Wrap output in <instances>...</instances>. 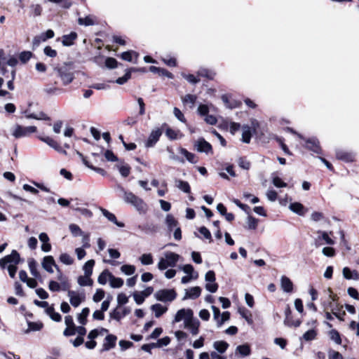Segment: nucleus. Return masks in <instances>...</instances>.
<instances>
[{
    "label": "nucleus",
    "mask_w": 359,
    "mask_h": 359,
    "mask_svg": "<svg viewBox=\"0 0 359 359\" xmlns=\"http://www.w3.org/2000/svg\"><path fill=\"white\" fill-rule=\"evenodd\" d=\"M53 74L60 79L62 85L67 86L74 79V67L72 62H65L53 68Z\"/></svg>",
    "instance_id": "nucleus-1"
},
{
    "label": "nucleus",
    "mask_w": 359,
    "mask_h": 359,
    "mask_svg": "<svg viewBox=\"0 0 359 359\" xmlns=\"http://www.w3.org/2000/svg\"><path fill=\"white\" fill-rule=\"evenodd\" d=\"M180 259V255L173 252H166L164 257H161L158 263V268L163 271L168 267H174Z\"/></svg>",
    "instance_id": "nucleus-2"
},
{
    "label": "nucleus",
    "mask_w": 359,
    "mask_h": 359,
    "mask_svg": "<svg viewBox=\"0 0 359 359\" xmlns=\"http://www.w3.org/2000/svg\"><path fill=\"white\" fill-rule=\"evenodd\" d=\"M121 191L123 193V198L126 203L131 204L140 212H144L147 210V205L142 199L123 189H121Z\"/></svg>",
    "instance_id": "nucleus-3"
},
{
    "label": "nucleus",
    "mask_w": 359,
    "mask_h": 359,
    "mask_svg": "<svg viewBox=\"0 0 359 359\" xmlns=\"http://www.w3.org/2000/svg\"><path fill=\"white\" fill-rule=\"evenodd\" d=\"M154 297L160 302H171L177 297V293L174 289H162L154 294Z\"/></svg>",
    "instance_id": "nucleus-4"
},
{
    "label": "nucleus",
    "mask_w": 359,
    "mask_h": 359,
    "mask_svg": "<svg viewBox=\"0 0 359 359\" xmlns=\"http://www.w3.org/2000/svg\"><path fill=\"white\" fill-rule=\"evenodd\" d=\"M67 295L71 305L74 307H78L86 299L84 293H79L74 290H69Z\"/></svg>",
    "instance_id": "nucleus-5"
},
{
    "label": "nucleus",
    "mask_w": 359,
    "mask_h": 359,
    "mask_svg": "<svg viewBox=\"0 0 359 359\" xmlns=\"http://www.w3.org/2000/svg\"><path fill=\"white\" fill-rule=\"evenodd\" d=\"M36 131V128L35 126H27L22 127L19 125L16 126L15 128L13 131L12 135L15 138H20L22 137H25L29 134L35 133Z\"/></svg>",
    "instance_id": "nucleus-6"
},
{
    "label": "nucleus",
    "mask_w": 359,
    "mask_h": 359,
    "mask_svg": "<svg viewBox=\"0 0 359 359\" xmlns=\"http://www.w3.org/2000/svg\"><path fill=\"white\" fill-rule=\"evenodd\" d=\"M194 316V312L191 309H180L174 318L173 323H179L184 320V323L187 319L191 318Z\"/></svg>",
    "instance_id": "nucleus-7"
},
{
    "label": "nucleus",
    "mask_w": 359,
    "mask_h": 359,
    "mask_svg": "<svg viewBox=\"0 0 359 359\" xmlns=\"http://www.w3.org/2000/svg\"><path fill=\"white\" fill-rule=\"evenodd\" d=\"M162 130L161 128H156L151 130L147 140L145 142L146 147H152L159 140L162 135Z\"/></svg>",
    "instance_id": "nucleus-8"
},
{
    "label": "nucleus",
    "mask_w": 359,
    "mask_h": 359,
    "mask_svg": "<svg viewBox=\"0 0 359 359\" xmlns=\"http://www.w3.org/2000/svg\"><path fill=\"white\" fill-rule=\"evenodd\" d=\"M200 322L194 316L184 322V327L189 329L192 335H196L199 332Z\"/></svg>",
    "instance_id": "nucleus-9"
},
{
    "label": "nucleus",
    "mask_w": 359,
    "mask_h": 359,
    "mask_svg": "<svg viewBox=\"0 0 359 359\" xmlns=\"http://www.w3.org/2000/svg\"><path fill=\"white\" fill-rule=\"evenodd\" d=\"M317 233L319 234L318 237L316 238L315 240V244L316 247H318L321 245L320 243V241L324 240L325 243L327 245H334V241L330 237V235H332V232L330 231V233H327L326 231H318Z\"/></svg>",
    "instance_id": "nucleus-10"
},
{
    "label": "nucleus",
    "mask_w": 359,
    "mask_h": 359,
    "mask_svg": "<svg viewBox=\"0 0 359 359\" xmlns=\"http://www.w3.org/2000/svg\"><path fill=\"white\" fill-rule=\"evenodd\" d=\"M41 266L44 270L50 273H53V266L58 269L53 257L50 255L43 257L41 262Z\"/></svg>",
    "instance_id": "nucleus-11"
},
{
    "label": "nucleus",
    "mask_w": 359,
    "mask_h": 359,
    "mask_svg": "<svg viewBox=\"0 0 359 359\" xmlns=\"http://www.w3.org/2000/svg\"><path fill=\"white\" fill-rule=\"evenodd\" d=\"M116 339L117 337L115 335L108 334L104 340L101 351H107L113 348L116 346Z\"/></svg>",
    "instance_id": "nucleus-12"
},
{
    "label": "nucleus",
    "mask_w": 359,
    "mask_h": 359,
    "mask_svg": "<svg viewBox=\"0 0 359 359\" xmlns=\"http://www.w3.org/2000/svg\"><path fill=\"white\" fill-rule=\"evenodd\" d=\"M130 311L131 310L129 307H124L122 311H119L118 309L116 308L110 313L109 316L111 318L119 321L122 318L128 315Z\"/></svg>",
    "instance_id": "nucleus-13"
},
{
    "label": "nucleus",
    "mask_w": 359,
    "mask_h": 359,
    "mask_svg": "<svg viewBox=\"0 0 359 359\" xmlns=\"http://www.w3.org/2000/svg\"><path fill=\"white\" fill-rule=\"evenodd\" d=\"M198 151L199 152H205L208 154L209 152H212V146L211 144L205 141L203 138L199 139L196 144H195Z\"/></svg>",
    "instance_id": "nucleus-14"
},
{
    "label": "nucleus",
    "mask_w": 359,
    "mask_h": 359,
    "mask_svg": "<svg viewBox=\"0 0 359 359\" xmlns=\"http://www.w3.org/2000/svg\"><path fill=\"white\" fill-rule=\"evenodd\" d=\"M306 147L316 154H321V148L319 142L316 138L308 139L306 142Z\"/></svg>",
    "instance_id": "nucleus-15"
},
{
    "label": "nucleus",
    "mask_w": 359,
    "mask_h": 359,
    "mask_svg": "<svg viewBox=\"0 0 359 359\" xmlns=\"http://www.w3.org/2000/svg\"><path fill=\"white\" fill-rule=\"evenodd\" d=\"M280 286L285 292H292L293 290V283L291 280L285 276H283L280 278Z\"/></svg>",
    "instance_id": "nucleus-16"
},
{
    "label": "nucleus",
    "mask_w": 359,
    "mask_h": 359,
    "mask_svg": "<svg viewBox=\"0 0 359 359\" xmlns=\"http://www.w3.org/2000/svg\"><path fill=\"white\" fill-rule=\"evenodd\" d=\"M343 276L347 280H359V273L356 270L351 271L348 267H344L342 270Z\"/></svg>",
    "instance_id": "nucleus-17"
},
{
    "label": "nucleus",
    "mask_w": 359,
    "mask_h": 359,
    "mask_svg": "<svg viewBox=\"0 0 359 359\" xmlns=\"http://www.w3.org/2000/svg\"><path fill=\"white\" fill-rule=\"evenodd\" d=\"M201 293V289L198 286L193 287L190 288L189 290L186 291V294L184 297H183V299H196L198 298Z\"/></svg>",
    "instance_id": "nucleus-18"
},
{
    "label": "nucleus",
    "mask_w": 359,
    "mask_h": 359,
    "mask_svg": "<svg viewBox=\"0 0 359 359\" xmlns=\"http://www.w3.org/2000/svg\"><path fill=\"white\" fill-rule=\"evenodd\" d=\"M336 156L338 159L346 162H351L354 161V155L352 153L346 152L343 150H337Z\"/></svg>",
    "instance_id": "nucleus-19"
},
{
    "label": "nucleus",
    "mask_w": 359,
    "mask_h": 359,
    "mask_svg": "<svg viewBox=\"0 0 359 359\" xmlns=\"http://www.w3.org/2000/svg\"><path fill=\"white\" fill-rule=\"evenodd\" d=\"M62 43L64 46H70L74 44V41L77 38V34L74 32H72L69 34L62 36Z\"/></svg>",
    "instance_id": "nucleus-20"
},
{
    "label": "nucleus",
    "mask_w": 359,
    "mask_h": 359,
    "mask_svg": "<svg viewBox=\"0 0 359 359\" xmlns=\"http://www.w3.org/2000/svg\"><path fill=\"white\" fill-rule=\"evenodd\" d=\"M100 210H101L102 213L103 214V215L105 217H107L109 221L113 222L114 224H115L116 226H118L119 227L124 226V224L122 222H118L116 216L113 213L109 212L107 210L102 208H100Z\"/></svg>",
    "instance_id": "nucleus-21"
},
{
    "label": "nucleus",
    "mask_w": 359,
    "mask_h": 359,
    "mask_svg": "<svg viewBox=\"0 0 359 359\" xmlns=\"http://www.w3.org/2000/svg\"><path fill=\"white\" fill-rule=\"evenodd\" d=\"M289 208L292 212H293L300 216H303L305 214V208H304V205L300 203H298V202L292 203L289 205Z\"/></svg>",
    "instance_id": "nucleus-22"
},
{
    "label": "nucleus",
    "mask_w": 359,
    "mask_h": 359,
    "mask_svg": "<svg viewBox=\"0 0 359 359\" xmlns=\"http://www.w3.org/2000/svg\"><path fill=\"white\" fill-rule=\"evenodd\" d=\"M78 23L80 25L84 26L94 25L96 23V18L92 15H87L85 18H79Z\"/></svg>",
    "instance_id": "nucleus-23"
},
{
    "label": "nucleus",
    "mask_w": 359,
    "mask_h": 359,
    "mask_svg": "<svg viewBox=\"0 0 359 359\" xmlns=\"http://www.w3.org/2000/svg\"><path fill=\"white\" fill-rule=\"evenodd\" d=\"M151 310L154 312L156 318H160L168 311V308L162 306L161 304H155L151 306Z\"/></svg>",
    "instance_id": "nucleus-24"
},
{
    "label": "nucleus",
    "mask_w": 359,
    "mask_h": 359,
    "mask_svg": "<svg viewBox=\"0 0 359 359\" xmlns=\"http://www.w3.org/2000/svg\"><path fill=\"white\" fill-rule=\"evenodd\" d=\"M252 137V130L251 128L245 125L242 127V141L244 143H250Z\"/></svg>",
    "instance_id": "nucleus-25"
},
{
    "label": "nucleus",
    "mask_w": 359,
    "mask_h": 359,
    "mask_svg": "<svg viewBox=\"0 0 359 359\" xmlns=\"http://www.w3.org/2000/svg\"><path fill=\"white\" fill-rule=\"evenodd\" d=\"M28 266L31 274L35 278L40 277V273L37 270V263L34 259L30 258L28 259Z\"/></svg>",
    "instance_id": "nucleus-26"
},
{
    "label": "nucleus",
    "mask_w": 359,
    "mask_h": 359,
    "mask_svg": "<svg viewBox=\"0 0 359 359\" xmlns=\"http://www.w3.org/2000/svg\"><path fill=\"white\" fill-rule=\"evenodd\" d=\"M175 182L176 187L183 192L186 194H189L191 192V188L187 182L181 180H175Z\"/></svg>",
    "instance_id": "nucleus-27"
},
{
    "label": "nucleus",
    "mask_w": 359,
    "mask_h": 359,
    "mask_svg": "<svg viewBox=\"0 0 359 359\" xmlns=\"http://www.w3.org/2000/svg\"><path fill=\"white\" fill-rule=\"evenodd\" d=\"M46 313L47 315H48L50 316V318L53 320H54L55 322H60L62 320L61 315L55 311V309L53 308V306L48 307L46 309Z\"/></svg>",
    "instance_id": "nucleus-28"
},
{
    "label": "nucleus",
    "mask_w": 359,
    "mask_h": 359,
    "mask_svg": "<svg viewBox=\"0 0 359 359\" xmlns=\"http://www.w3.org/2000/svg\"><path fill=\"white\" fill-rule=\"evenodd\" d=\"M213 347L219 353H224L229 347V344L224 341H217L213 344Z\"/></svg>",
    "instance_id": "nucleus-29"
},
{
    "label": "nucleus",
    "mask_w": 359,
    "mask_h": 359,
    "mask_svg": "<svg viewBox=\"0 0 359 359\" xmlns=\"http://www.w3.org/2000/svg\"><path fill=\"white\" fill-rule=\"evenodd\" d=\"M123 280L121 278L115 277L113 275L109 276V284L113 288H119L123 285Z\"/></svg>",
    "instance_id": "nucleus-30"
},
{
    "label": "nucleus",
    "mask_w": 359,
    "mask_h": 359,
    "mask_svg": "<svg viewBox=\"0 0 359 359\" xmlns=\"http://www.w3.org/2000/svg\"><path fill=\"white\" fill-rule=\"evenodd\" d=\"M199 359H225V358L221 356L215 351H212L210 354L206 352L201 353L199 355Z\"/></svg>",
    "instance_id": "nucleus-31"
},
{
    "label": "nucleus",
    "mask_w": 359,
    "mask_h": 359,
    "mask_svg": "<svg viewBox=\"0 0 359 359\" xmlns=\"http://www.w3.org/2000/svg\"><path fill=\"white\" fill-rule=\"evenodd\" d=\"M90 309L88 307L83 308L81 313L78 315V321L82 325H85L87 323V317L89 315Z\"/></svg>",
    "instance_id": "nucleus-32"
},
{
    "label": "nucleus",
    "mask_w": 359,
    "mask_h": 359,
    "mask_svg": "<svg viewBox=\"0 0 359 359\" xmlns=\"http://www.w3.org/2000/svg\"><path fill=\"white\" fill-rule=\"evenodd\" d=\"M180 152L181 154H182L187 160L191 163H196L197 162V160H196V156L194 154L189 152L186 149L180 148Z\"/></svg>",
    "instance_id": "nucleus-33"
},
{
    "label": "nucleus",
    "mask_w": 359,
    "mask_h": 359,
    "mask_svg": "<svg viewBox=\"0 0 359 359\" xmlns=\"http://www.w3.org/2000/svg\"><path fill=\"white\" fill-rule=\"evenodd\" d=\"M139 229L146 233H156L158 230V226L153 224L147 223L142 226H139Z\"/></svg>",
    "instance_id": "nucleus-34"
},
{
    "label": "nucleus",
    "mask_w": 359,
    "mask_h": 359,
    "mask_svg": "<svg viewBox=\"0 0 359 359\" xmlns=\"http://www.w3.org/2000/svg\"><path fill=\"white\" fill-rule=\"evenodd\" d=\"M165 135L171 140H177L182 136L179 130H175L170 128L166 129Z\"/></svg>",
    "instance_id": "nucleus-35"
},
{
    "label": "nucleus",
    "mask_w": 359,
    "mask_h": 359,
    "mask_svg": "<svg viewBox=\"0 0 359 359\" xmlns=\"http://www.w3.org/2000/svg\"><path fill=\"white\" fill-rule=\"evenodd\" d=\"M165 224L169 231H172L176 227L178 222L172 215H168L165 218Z\"/></svg>",
    "instance_id": "nucleus-36"
},
{
    "label": "nucleus",
    "mask_w": 359,
    "mask_h": 359,
    "mask_svg": "<svg viewBox=\"0 0 359 359\" xmlns=\"http://www.w3.org/2000/svg\"><path fill=\"white\" fill-rule=\"evenodd\" d=\"M258 225V219L252 215H248L247 218V226L246 228L250 230H255L257 229Z\"/></svg>",
    "instance_id": "nucleus-37"
},
{
    "label": "nucleus",
    "mask_w": 359,
    "mask_h": 359,
    "mask_svg": "<svg viewBox=\"0 0 359 359\" xmlns=\"http://www.w3.org/2000/svg\"><path fill=\"white\" fill-rule=\"evenodd\" d=\"M6 259H8V262L18 264L20 262V255L16 250H13L10 255H6Z\"/></svg>",
    "instance_id": "nucleus-38"
},
{
    "label": "nucleus",
    "mask_w": 359,
    "mask_h": 359,
    "mask_svg": "<svg viewBox=\"0 0 359 359\" xmlns=\"http://www.w3.org/2000/svg\"><path fill=\"white\" fill-rule=\"evenodd\" d=\"M95 265V261L93 259L88 260L84 264L83 269L84 274L86 276H91L93 273V268Z\"/></svg>",
    "instance_id": "nucleus-39"
},
{
    "label": "nucleus",
    "mask_w": 359,
    "mask_h": 359,
    "mask_svg": "<svg viewBox=\"0 0 359 359\" xmlns=\"http://www.w3.org/2000/svg\"><path fill=\"white\" fill-rule=\"evenodd\" d=\"M135 266L130 264H124L121 267V271L127 276L133 275L135 272Z\"/></svg>",
    "instance_id": "nucleus-40"
},
{
    "label": "nucleus",
    "mask_w": 359,
    "mask_h": 359,
    "mask_svg": "<svg viewBox=\"0 0 359 359\" xmlns=\"http://www.w3.org/2000/svg\"><path fill=\"white\" fill-rule=\"evenodd\" d=\"M78 283L81 286H90L93 285V280L90 278V276L85 275L78 278Z\"/></svg>",
    "instance_id": "nucleus-41"
},
{
    "label": "nucleus",
    "mask_w": 359,
    "mask_h": 359,
    "mask_svg": "<svg viewBox=\"0 0 359 359\" xmlns=\"http://www.w3.org/2000/svg\"><path fill=\"white\" fill-rule=\"evenodd\" d=\"M341 306H339V305H336L334 307L331 309L332 313L334 316H335L339 320L343 321L344 320V316L346 315L345 311L340 312Z\"/></svg>",
    "instance_id": "nucleus-42"
},
{
    "label": "nucleus",
    "mask_w": 359,
    "mask_h": 359,
    "mask_svg": "<svg viewBox=\"0 0 359 359\" xmlns=\"http://www.w3.org/2000/svg\"><path fill=\"white\" fill-rule=\"evenodd\" d=\"M43 324L41 323L28 322V329L25 331L26 333L30 331H39L42 329Z\"/></svg>",
    "instance_id": "nucleus-43"
},
{
    "label": "nucleus",
    "mask_w": 359,
    "mask_h": 359,
    "mask_svg": "<svg viewBox=\"0 0 359 359\" xmlns=\"http://www.w3.org/2000/svg\"><path fill=\"white\" fill-rule=\"evenodd\" d=\"M330 339L334 341L337 344H341V339L338 331L336 330H332L329 332Z\"/></svg>",
    "instance_id": "nucleus-44"
},
{
    "label": "nucleus",
    "mask_w": 359,
    "mask_h": 359,
    "mask_svg": "<svg viewBox=\"0 0 359 359\" xmlns=\"http://www.w3.org/2000/svg\"><path fill=\"white\" fill-rule=\"evenodd\" d=\"M59 259L62 263L66 265H71L74 262L73 258L67 253H62Z\"/></svg>",
    "instance_id": "nucleus-45"
},
{
    "label": "nucleus",
    "mask_w": 359,
    "mask_h": 359,
    "mask_svg": "<svg viewBox=\"0 0 359 359\" xmlns=\"http://www.w3.org/2000/svg\"><path fill=\"white\" fill-rule=\"evenodd\" d=\"M40 140L46 143L48 145H49L50 147H51L52 148L56 149V150H58V144L51 137H40Z\"/></svg>",
    "instance_id": "nucleus-46"
},
{
    "label": "nucleus",
    "mask_w": 359,
    "mask_h": 359,
    "mask_svg": "<svg viewBox=\"0 0 359 359\" xmlns=\"http://www.w3.org/2000/svg\"><path fill=\"white\" fill-rule=\"evenodd\" d=\"M112 275L107 270L104 271L98 277L97 281L101 285H105L107 280H109V276Z\"/></svg>",
    "instance_id": "nucleus-47"
},
{
    "label": "nucleus",
    "mask_w": 359,
    "mask_h": 359,
    "mask_svg": "<svg viewBox=\"0 0 359 359\" xmlns=\"http://www.w3.org/2000/svg\"><path fill=\"white\" fill-rule=\"evenodd\" d=\"M196 96L194 95L187 94L182 98V101L184 104H190L192 107L196 102Z\"/></svg>",
    "instance_id": "nucleus-48"
},
{
    "label": "nucleus",
    "mask_w": 359,
    "mask_h": 359,
    "mask_svg": "<svg viewBox=\"0 0 359 359\" xmlns=\"http://www.w3.org/2000/svg\"><path fill=\"white\" fill-rule=\"evenodd\" d=\"M143 265H149L153 263V257L151 254H143L140 258Z\"/></svg>",
    "instance_id": "nucleus-49"
},
{
    "label": "nucleus",
    "mask_w": 359,
    "mask_h": 359,
    "mask_svg": "<svg viewBox=\"0 0 359 359\" xmlns=\"http://www.w3.org/2000/svg\"><path fill=\"white\" fill-rule=\"evenodd\" d=\"M317 335L316 331L315 330H309L307 332H306L303 336L302 338L305 341H311L313 340Z\"/></svg>",
    "instance_id": "nucleus-50"
},
{
    "label": "nucleus",
    "mask_w": 359,
    "mask_h": 359,
    "mask_svg": "<svg viewBox=\"0 0 359 359\" xmlns=\"http://www.w3.org/2000/svg\"><path fill=\"white\" fill-rule=\"evenodd\" d=\"M135 55L136 58L139 55L137 53H136L135 51H133V50H130V51L123 52L121 54V57L122 60H126V61H128V62H131L132 61V55Z\"/></svg>",
    "instance_id": "nucleus-51"
},
{
    "label": "nucleus",
    "mask_w": 359,
    "mask_h": 359,
    "mask_svg": "<svg viewBox=\"0 0 359 359\" xmlns=\"http://www.w3.org/2000/svg\"><path fill=\"white\" fill-rule=\"evenodd\" d=\"M236 350L242 356H247L250 353V349L248 345H240L237 346Z\"/></svg>",
    "instance_id": "nucleus-52"
},
{
    "label": "nucleus",
    "mask_w": 359,
    "mask_h": 359,
    "mask_svg": "<svg viewBox=\"0 0 359 359\" xmlns=\"http://www.w3.org/2000/svg\"><path fill=\"white\" fill-rule=\"evenodd\" d=\"M198 75L200 76L206 77L209 79H213L215 74L208 69H202L198 72Z\"/></svg>",
    "instance_id": "nucleus-53"
},
{
    "label": "nucleus",
    "mask_w": 359,
    "mask_h": 359,
    "mask_svg": "<svg viewBox=\"0 0 359 359\" xmlns=\"http://www.w3.org/2000/svg\"><path fill=\"white\" fill-rule=\"evenodd\" d=\"M328 359H344L343 355L338 351L330 349L327 352Z\"/></svg>",
    "instance_id": "nucleus-54"
},
{
    "label": "nucleus",
    "mask_w": 359,
    "mask_h": 359,
    "mask_svg": "<svg viewBox=\"0 0 359 359\" xmlns=\"http://www.w3.org/2000/svg\"><path fill=\"white\" fill-rule=\"evenodd\" d=\"M32 56L30 51H23L20 54L19 59L22 63H26Z\"/></svg>",
    "instance_id": "nucleus-55"
},
{
    "label": "nucleus",
    "mask_w": 359,
    "mask_h": 359,
    "mask_svg": "<svg viewBox=\"0 0 359 359\" xmlns=\"http://www.w3.org/2000/svg\"><path fill=\"white\" fill-rule=\"evenodd\" d=\"M104 297V291L102 289H97L93 295V299L95 302H100Z\"/></svg>",
    "instance_id": "nucleus-56"
},
{
    "label": "nucleus",
    "mask_w": 359,
    "mask_h": 359,
    "mask_svg": "<svg viewBox=\"0 0 359 359\" xmlns=\"http://www.w3.org/2000/svg\"><path fill=\"white\" fill-rule=\"evenodd\" d=\"M238 163V165L243 169L249 170L250 168V163L245 158H239Z\"/></svg>",
    "instance_id": "nucleus-57"
},
{
    "label": "nucleus",
    "mask_w": 359,
    "mask_h": 359,
    "mask_svg": "<svg viewBox=\"0 0 359 359\" xmlns=\"http://www.w3.org/2000/svg\"><path fill=\"white\" fill-rule=\"evenodd\" d=\"M69 230L73 236H78L81 235L82 231L80 227L74 224H72L69 225Z\"/></svg>",
    "instance_id": "nucleus-58"
},
{
    "label": "nucleus",
    "mask_w": 359,
    "mask_h": 359,
    "mask_svg": "<svg viewBox=\"0 0 359 359\" xmlns=\"http://www.w3.org/2000/svg\"><path fill=\"white\" fill-rule=\"evenodd\" d=\"M118 170L120 172V174L126 177H128L130 172V168L128 165H123L121 166H118Z\"/></svg>",
    "instance_id": "nucleus-59"
},
{
    "label": "nucleus",
    "mask_w": 359,
    "mask_h": 359,
    "mask_svg": "<svg viewBox=\"0 0 359 359\" xmlns=\"http://www.w3.org/2000/svg\"><path fill=\"white\" fill-rule=\"evenodd\" d=\"M173 114L181 122L185 123L186 118L183 114V113L180 111V109L177 107H174L173 109Z\"/></svg>",
    "instance_id": "nucleus-60"
},
{
    "label": "nucleus",
    "mask_w": 359,
    "mask_h": 359,
    "mask_svg": "<svg viewBox=\"0 0 359 359\" xmlns=\"http://www.w3.org/2000/svg\"><path fill=\"white\" fill-rule=\"evenodd\" d=\"M220 318L218 320L217 327H219L222 325V324L227 321L230 318V313L229 311L223 312Z\"/></svg>",
    "instance_id": "nucleus-61"
},
{
    "label": "nucleus",
    "mask_w": 359,
    "mask_h": 359,
    "mask_svg": "<svg viewBox=\"0 0 359 359\" xmlns=\"http://www.w3.org/2000/svg\"><path fill=\"white\" fill-rule=\"evenodd\" d=\"M43 53L46 56H48L50 57H55L57 56V51L48 46H47L44 48Z\"/></svg>",
    "instance_id": "nucleus-62"
},
{
    "label": "nucleus",
    "mask_w": 359,
    "mask_h": 359,
    "mask_svg": "<svg viewBox=\"0 0 359 359\" xmlns=\"http://www.w3.org/2000/svg\"><path fill=\"white\" fill-rule=\"evenodd\" d=\"M323 254L328 257H332L335 255V250L331 247H325L322 250Z\"/></svg>",
    "instance_id": "nucleus-63"
},
{
    "label": "nucleus",
    "mask_w": 359,
    "mask_h": 359,
    "mask_svg": "<svg viewBox=\"0 0 359 359\" xmlns=\"http://www.w3.org/2000/svg\"><path fill=\"white\" fill-rule=\"evenodd\" d=\"M117 61L113 57H107L105 60V65L109 69L116 68L117 66Z\"/></svg>",
    "instance_id": "nucleus-64"
}]
</instances>
